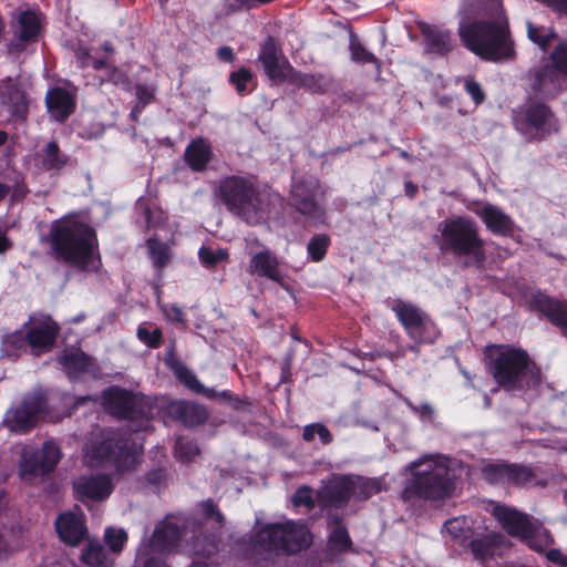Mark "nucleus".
I'll return each instance as SVG.
<instances>
[{
  "label": "nucleus",
  "instance_id": "nucleus-1",
  "mask_svg": "<svg viewBox=\"0 0 567 567\" xmlns=\"http://www.w3.org/2000/svg\"><path fill=\"white\" fill-rule=\"evenodd\" d=\"M486 372L498 388L507 391L528 389L539 375V369L528 352L505 343H492L484 349Z\"/></svg>",
  "mask_w": 567,
  "mask_h": 567
},
{
  "label": "nucleus",
  "instance_id": "nucleus-2",
  "mask_svg": "<svg viewBox=\"0 0 567 567\" xmlns=\"http://www.w3.org/2000/svg\"><path fill=\"white\" fill-rule=\"evenodd\" d=\"M458 35L466 49L489 62L511 61L516 56L508 19L472 20L460 22Z\"/></svg>",
  "mask_w": 567,
  "mask_h": 567
},
{
  "label": "nucleus",
  "instance_id": "nucleus-3",
  "mask_svg": "<svg viewBox=\"0 0 567 567\" xmlns=\"http://www.w3.org/2000/svg\"><path fill=\"white\" fill-rule=\"evenodd\" d=\"M406 471L410 476L400 494L404 503L440 502L453 496L455 475L445 462L423 456L412 461Z\"/></svg>",
  "mask_w": 567,
  "mask_h": 567
},
{
  "label": "nucleus",
  "instance_id": "nucleus-4",
  "mask_svg": "<svg viewBox=\"0 0 567 567\" xmlns=\"http://www.w3.org/2000/svg\"><path fill=\"white\" fill-rule=\"evenodd\" d=\"M141 452L142 445L127 431L103 429L86 444L84 457L90 467L124 474L135 467Z\"/></svg>",
  "mask_w": 567,
  "mask_h": 567
},
{
  "label": "nucleus",
  "instance_id": "nucleus-5",
  "mask_svg": "<svg viewBox=\"0 0 567 567\" xmlns=\"http://www.w3.org/2000/svg\"><path fill=\"white\" fill-rule=\"evenodd\" d=\"M439 248L455 258H464V267L483 269L486 261L485 240L477 223L470 216H453L439 224Z\"/></svg>",
  "mask_w": 567,
  "mask_h": 567
},
{
  "label": "nucleus",
  "instance_id": "nucleus-6",
  "mask_svg": "<svg viewBox=\"0 0 567 567\" xmlns=\"http://www.w3.org/2000/svg\"><path fill=\"white\" fill-rule=\"evenodd\" d=\"M215 195L230 214L248 225L260 224L266 215L264 196L252 175L220 178Z\"/></svg>",
  "mask_w": 567,
  "mask_h": 567
},
{
  "label": "nucleus",
  "instance_id": "nucleus-7",
  "mask_svg": "<svg viewBox=\"0 0 567 567\" xmlns=\"http://www.w3.org/2000/svg\"><path fill=\"white\" fill-rule=\"evenodd\" d=\"M513 121L517 131L528 134L529 140L543 141L553 132L558 131V118L546 101L529 97L520 107L513 112Z\"/></svg>",
  "mask_w": 567,
  "mask_h": 567
},
{
  "label": "nucleus",
  "instance_id": "nucleus-8",
  "mask_svg": "<svg viewBox=\"0 0 567 567\" xmlns=\"http://www.w3.org/2000/svg\"><path fill=\"white\" fill-rule=\"evenodd\" d=\"M388 306L412 340L417 343H433L436 340L439 332L433 320L419 306L400 298L388 300Z\"/></svg>",
  "mask_w": 567,
  "mask_h": 567
},
{
  "label": "nucleus",
  "instance_id": "nucleus-9",
  "mask_svg": "<svg viewBox=\"0 0 567 567\" xmlns=\"http://www.w3.org/2000/svg\"><path fill=\"white\" fill-rule=\"evenodd\" d=\"M101 401L105 412L115 419L136 421L146 416L144 399L120 385H111L103 390Z\"/></svg>",
  "mask_w": 567,
  "mask_h": 567
},
{
  "label": "nucleus",
  "instance_id": "nucleus-10",
  "mask_svg": "<svg viewBox=\"0 0 567 567\" xmlns=\"http://www.w3.org/2000/svg\"><path fill=\"white\" fill-rule=\"evenodd\" d=\"M258 62L271 82L278 85L286 81L289 82L295 71L289 60L282 54V49L275 37L268 35L259 47Z\"/></svg>",
  "mask_w": 567,
  "mask_h": 567
},
{
  "label": "nucleus",
  "instance_id": "nucleus-11",
  "mask_svg": "<svg viewBox=\"0 0 567 567\" xmlns=\"http://www.w3.org/2000/svg\"><path fill=\"white\" fill-rule=\"evenodd\" d=\"M493 516L509 536L526 542L530 548H536L532 539L538 530V522L530 515L514 507L496 505L493 508Z\"/></svg>",
  "mask_w": 567,
  "mask_h": 567
},
{
  "label": "nucleus",
  "instance_id": "nucleus-12",
  "mask_svg": "<svg viewBox=\"0 0 567 567\" xmlns=\"http://www.w3.org/2000/svg\"><path fill=\"white\" fill-rule=\"evenodd\" d=\"M526 80L534 97L553 101L567 90V76L545 63L528 70Z\"/></svg>",
  "mask_w": 567,
  "mask_h": 567
},
{
  "label": "nucleus",
  "instance_id": "nucleus-13",
  "mask_svg": "<svg viewBox=\"0 0 567 567\" xmlns=\"http://www.w3.org/2000/svg\"><path fill=\"white\" fill-rule=\"evenodd\" d=\"M528 306L567 339V299L556 298L543 290H536L530 295Z\"/></svg>",
  "mask_w": 567,
  "mask_h": 567
},
{
  "label": "nucleus",
  "instance_id": "nucleus-14",
  "mask_svg": "<svg viewBox=\"0 0 567 567\" xmlns=\"http://www.w3.org/2000/svg\"><path fill=\"white\" fill-rule=\"evenodd\" d=\"M44 410V401L40 395H30L22 402L7 411L3 423L10 432L27 433L38 421L39 414Z\"/></svg>",
  "mask_w": 567,
  "mask_h": 567
},
{
  "label": "nucleus",
  "instance_id": "nucleus-15",
  "mask_svg": "<svg viewBox=\"0 0 567 567\" xmlns=\"http://www.w3.org/2000/svg\"><path fill=\"white\" fill-rule=\"evenodd\" d=\"M113 491L114 483L110 474L82 475L73 481V497L84 504L104 502Z\"/></svg>",
  "mask_w": 567,
  "mask_h": 567
},
{
  "label": "nucleus",
  "instance_id": "nucleus-16",
  "mask_svg": "<svg viewBox=\"0 0 567 567\" xmlns=\"http://www.w3.org/2000/svg\"><path fill=\"white\" fill-rule=\"evenodd\" d=\"M58 333V323L44 313L32 315L25 323V338L35 354L49 350Z\"/></svg>",
  "mask_w": 567,
  "mask_h": 567
},
{
  "label": "nucleus",
  "instance_id": "nucleus-17",
  "mask_svg": "<svg viewBox=\"0 0 567 567\" xmlns=\"http://www.w3.org/2000/svg\"><path fill=\"white\" fill-rule=\"evenodd\" d=\"M61 456L59 447L53 442H45L40 452L31 456L23 454L20 464V476L25 482H33L53 470Z\"/></svg>",
  "mask_w": 567,
  "mask_h": 567
},
{
  "label": "nucleus",
  "instance_id": "nucleus-18",
  "mask_svg": "<svg viewBox=\"0 0 567 567\" xmlns=\"http://www.w3.org/2000/svg\"><path fill=\"white\" fill-rule=\"evenodd\" d=\"M352 480L349 474L333 475L317 491V501L322 511L346 508L353 497Z\"/></svg>",
  "mask_w": 567,
  "mask_h": 567
},
{
  "label": "nucleus",
  "instance_id": "nucleus-19",
  "mask_svg": "<svg viewBox=\"0 0 567 567\" xmlns=\"http://www.w3.org/2000/svg\"><path fill=\"white\" fill-rule=\"evenodd\" d=\"M318 185L311 181H299L291 189V206L306 219L318 224L324 220V209L317 202Z\"/></svg>",
  "mask_w": 567,
  "mask_h": 567
},
{
  "label": "nucleus",
  "instance_id": "nucleus-20",
  "mask_svg": "<svg viewBox=\"0 0 567 567\" xmlns=\"http://www.w3.org/2000/svg\"><path fill=\"white\" fill-rule=\"evenodd\" d=\"M48 246V254L61 262L71 261V219L64 217L55 220L50 228L49 235L42 238Z\"/></svg>",
  "mask_w": 567,
  "mask_h": 567
},
{
  "label": "nucleus",
  "instance_id": "nucleus-21",
  "mask_svg": "<svg viewBox=\"0 0 567 567\" xmlns=\"http://www.w3.org/2000/svg\"><path fill=\"white\" fill-rule=\"evenodd\" d=\"M165 411L168 417L181 422L186 427L203 425L209 416V413L204 405L184 400L169 402Z\"/></svg>",
  "mask_w": 567,
  "mask_h": 567
},
{
  "label": "nucleus",
  "instance_id": "nucleus-22",
  "mask_svg": "<svg viewBox=\"0 0 567 567\" xmlns=\"http://www.w3.org/2000/svg\"><path fill=\"white\" fill-rule=\"evenodd\" d=\"M247 271L261 278H267L281 287H286L285 277L280 271V261L268 248L254 254Z\"/></svg>",
  "mask_w": 567,
  "mask_h": 567
},
{
  "label": "nucleus",
  "instance_id": "nucleus-23",
  "mask_svg": "<svg viewBox=\"0 0 567 567\" xmlns=\"http://www.w3.org/2000/svg\"><path fill=\"white\" fill-rule=\"evenodd\" d=\"M16 19V39L10 43L9 50L20 52L28 42L34 41L38 38L41 22L39 16L31 10L19 11Z\"/></svg>",
  "mask_w": 567,
  "mask_h": 567
},
{
  "label": "nucleus",
  "instance_id": "nucleus-24",
  "mask_svg": "<svg viewBox=\"0 0 567 567\" xmlns=\"http://www.w3.org/2000/svg\"><path fill=\"white\" fill-rule=\"evenodd\" d=\"M486 229L495 236L512 237L515 233L514 219L493 204H485L481 209L475 210Z\"/></svg>",
  "mask_w": 567,
  "mask_h": 567
},
{
  "label": "nucleus",
  "instance_id": "nucleus-25",
  "mask_svg": "<svg viewBox=\"0 0 567 567\" xmlns=\"http://www.w3.org/2000/svg\"><path fill=\"white\" fill-rule=\"evenodd\" d=\"M86 40L78 38L79 48L76 50V60L79 66L82 69L92 68L94 71L101 72L97 75V85L104 82H116L115 76L118 73L117 69L109 63L106 59H97L91 54V49L84 45Z\"/></svg>",
  "mask_w": 567,
  "mask_h": 567
},
{
  "label": "nucleus",
  "instance_id": "nucleus-26",
  "mask_svg": "<svg viewBox=\"0 0 567 567\" xmlns=\"http://www.w3.org/2000/svg\"><path fill=\"white\" fill-rule=\"evenodd\" d=\"M212 159V145L202 136L193 138L184 151V161L189 169L195 173L206 171Z\"/></svg>",
  "mask_w": 567,
  "mask_h": 567
},
{
  "label": "nucleus",
  "instance_id": "nucleus-27",
  "mask_svg": "<svg viewBox=\"0 0 567 567\" xmlns=\"http://www.w3.org/2000/svg\"><path fill=\"white\" fill-rule=\"evenodd\" d=\"M284 553L287 555L298 554L307 549L312 543V534L301 523L293 520L285 522Z\"/></svg>",
  "mask_w": 567,
  "mask_h": 567
},
{
  "label": "nucleus",
  "instance_id": "nucleus-28",
  "mask_svg": "<svg viewBox=\"0 0 567 567\" xmlns=\"http://www.w3.org/2000/svg\"><path fill=\"white\" fill-rule=\"evenodd\" d=\"M103 264L99 247H75V212H73V270L99 274Z\"/></svg>",
  "mask_w": 567,
  "mask_h": 567
},
{
  "label": "nucleus",
  "instance_id": "nucleus-29",
  "mask_svg": "<svg viewBox=\"0 0 567 567\" xmlns=\"http://www.w3.org/2000/svg\"><path fill=\"white\" fill-rule=\"evenodd\" d=\"M0 104L12 116L21 117L27 112L25 95L10 78L0 84Z\"/></svg>",
  "mask_w": 567,
  "mask_h": 567
},
{
  "label": "nucleus",
  "instance_id": "nucleus-30",
  "mask_svg": "<svg viewBox=\"0 0 567 567\" xmlns=\"http://www.w3.org/2000/svg\"><path fill=\"white\" fill-rule=\"evenodd\" d=\"M285 523L267 524L254 536V544L266 551L284 553Z\"/></svg>",
  "mask_w": 567,
  "mask_h": 567
},
{
  "label": "nucleus",
  "instance_id": "nucleus-31",
  "mask_svg": "<svg viewBox=\"0 0 567 567\" xmlns=\"http://www.w3.org/2000/svg\"><path fill=\"white\" fill-rule=\"evenodd\" d=\"M182 538L181 527L172 522H161L154 529L151 543L158 551H169L177 548Z\"/></svg>",
  "mask_w": 567,
  "mask_h": 567
},
{
  "label": "nucleus",
  "instance_id": "nucleus-32",
  "mask_svg": "<svg viewBox=\"0 0 567 567\" xmlns=\"http://www.w3.org/2000/svg\"><path fill=\"white\" fill-rule=\"evenodd\" d=\"M289 83L312 94H324L333 85V79L322 73H303L295 69Z\"/></svg>",
  "mask_w": 567,
  "mask_h": 567
},
{
  "label": "nucleus",
  "instance_id": "nucleus-33",
  "mask_svg": "<svg viewBox=\"0 0 567 567\" xmlns=\"http://www.w3.org/2000/svg\"><path fill=\"white\" fill-rule=\"evenodd\" d=\"M424 38L425 50L429 53L446 55L452 50V38L449 30L437 29L431 25H424L421 29Z\"/></svg>",
  "mask_w": 567,
  "mask_h": 567
},
{
  "label": "nucleus",
  "instance_id": "nucleus-34",
  "mask_svg": "<svg viewBox=\"0 0 567 567\" xmlns=\"http://www.w3.org/2000/svg\"><path fill=\"white\" fill-rule=\"evenodd\" d=\"M49 113L56 121H64L71 112V95L61 87L49 90L45 96Z\"/></svg>",
  "mask_w": 567,
  "mask_h": 567
},
{
  "label": "nucleus",
  "instance_id": "nucleus-35",
  "mask_svg": "<svg viewBox=\"0 0 567 567\" xmlns=\"http://www.w3.org/2000/svg\"><path fill=\"white\" fill-rule=\"evenodd\" d=\"M501 545V535L486 534L477 538H470L464 546L468 547L474 558L486 560L495 555Z\"/></svg>",
  "mask_w": 567,
  "mask_h": 567
},
{
  "label": "nucleus",
  "instance_id": "nucleus-36",
  "mask_svg": "<svg viewBox=\"0 0 567 567\" xmlns=\"http://www.w3.org/2000/svg\"><path fill=\"white\" fill-rule=\"evenodd\" d=\"M349 475L353 484L352 495L358 501H367L382 491L380 478L363 477L354 474Z\"/></svg>",
  "mask_w": 567,
  "mask_h": 567
},
{
  "label": "nucleus",
  "instance_id": "nucleus-37",
  "mask_svg": "<svg viewBox=\"0 0 567 567\" xmlns=\"http://www.w3.org/2000/svg\"><path fill=\"white\" fill-rule=\"evenodd\" d=\"M537 477L536 470L529 465L509 463L507 472V485L525 487L533 484Z\"/></svg>",
  "mask_w": 567,
  "mask_h": 567
},
{
  "label": "nucleus",
  "instance_id": "nucleus-38",
  "mask_svg": "<svg viewBox=\"0 0 567 567\" xmlns=\"http://www.w3.org/2000/svg\"><path fill=\"white\" fill-rule=\"evenodd\" d=\"M81 559L90 567H110L112 564L109 551L99 542H90L83 550Z\"/></svg>",
  "mask_w": 567,
  "mask_h": 567
},
{
  "label": "nucleus",
  "instance_id": "nucleus-39",
  "mask_svg": "<svg viewBox=\"0 0 567 567\" xmlns=\"http://www.w3.org/2000/svg\"><path fill=\"white\" fill-rule=\"evenodd\" d=\"M228 82L240 96L250 94L257 86L254 73L246 66H240L238 70L230 72Z\"/></svg>",
  "mask_w": 567,
  "mask_h": 567
},
{
  "label": "nucleus",
  "instance_id": "nucleus-40",
  "mask_svg": "<svg viewBox=\"0 0 567 567\" xmlns=\"http://www.w3.org/2000/svg\"><path fill=\"white\" fill-rule=\"evenodd\" d=\"M146 246L154 268L163 270L171 261L169 246L155 237L148 238Z\"/></svg>",
  "mask_w": 567,
  "mask_h": 567
},
{
  "label": "nucleus",
  "instance_id": "nucleus-41",
  "mask_svg": "<svg viewBox=\"0 0 567 567\" xmlns=\"http://www.w3.org/2000/svg\"><path fill=\"white\" fill-rule=\"evenodd\" d=\"M75 247H99V238L95 228L80 220V214L75 213Z\"/></svg>",
  "mask_w": 567,
  "mask_h": 567
},
{
  "label": "nucleus",
  "instance_id": "nucleus-42",
  "mask_svg": "<svg viewBox=\"0 0 567 567\" xmlns=\"http://www.w3.org/2000/svg\"><path fill=\"white\" fill-rule=\"evenodd\" d=\"M86 373L94 378L100 374V365L93 357L73 346V374Z\"/></svg>",
  "mask_w": 567,
  "mask_h": 567
},
{
  "label": "nucleus",
  "instance_id": "nucleus-43",
  "mask_svg": "<svg viewBox=\"0 0 567 567\" xmlns=\"http://www.w3.org/2000/svg\"><path fill=\"white\" fill-rule=\"evenodd\" d=\"M349 50L351 60L357 63H372L378 70L381 68V61L360 42L355 33L351 32L349 37Z\"/></svg>",
  "mask_w": 567,
  "mask_h": 567
},
{
  "label": "nucleus",
  "instance_id": "nucleus-44",
  "mask_svg": "<svg viewBox=\"0 0 567 567\" xmlns=\"http://www.w3.org/2000/svg\"><path fill=\"white\" fill-rule=\"evenodd\" d=\"M508 464L504 460L485 464L481 471L482 477L489 484H507Z\"/></svg>",
  "mask_w": 567,
  "mask_h": 567
},
{
  "label": "nucleus",
  "instance_id": "nucleus-45",
  "mask_svg": "<svg viewBox=\"0 0 567 567\" xmlns=\"http://www.w3.org/2000/svg\"><path fill=\"white\" fill-rule=\"evenodd\" d=\"M443 529L463 546L472 537L473 530L466 525V520L461 517L447 519Z\"/></svg>",
  "mask_w": 567,
  "mask_h": 567
},
{
  "label": "nucleus",
  "instance_id": "nucleus-46",
  "mask_svg": "<svg viewBox=\"0 0 567 567\" xmlns=\"http://www.w3.org/2000/svg\"><path fill=\"white\" fill-rule=\"evenodd\" d=\"M331 245V239L327 234H317L312 236L307 245V252L313 262L322 261Z\"/></svg>",
  "mask_w": 567,
  "mask_h": 567
},
{
  "label": "nucleus",
  "instance_id": "nucleus-47",
  "mask_svg": "<svg viewBox=\"0 0 567 567\" xmlns=\"http://www.w3.org/2000/svg\"><path fill=\"white\" fill-rule=\"evenodd\" d=\"M316 436H318L320 444L323 446L333 442V435L324 424L316 422L305 425L302 440L307 443H312Z\"/></svg>",
  "mask_w": 567,
  "mask_h": 567
},
{
  "label": "nucleus",
  "instance_id": "nucleus-48",
  "mask_svg": "<svg viewBox=\"0 0 567 567\" xmlns=\"http://www.w3.org/2000/svg\"><path fill=\"white\" fill-rule=\"evenodd\" d=\"M328 545L333 550H338V551L348 550L352 545V540L348 533L347 527L346 526L333 527L328 537Z\"/></svg>",
  "mask_w": 567,
  "mask_h": 567
},
{
  "label": "nucleus",
  "instance_id": "nucleus-49",
  "mask_svg": "<svg viewBox=\"0 0 567 567\" xmlns=\"http://www.w3.org/2000/svg\"><path fill=\"white\" fill-rule=\"evenodd\" d=\"M526 25L528 39L543 50H546L549 43L557 38V33L554 30L545 32L544 28L536 27L530 21Z\"/></svg>",
  "mask_w": 567,
  "mask_h": 567
},
{
  "label": "nucleus",
  "instance_id": "nucleus-50",
  "mask_svg": "<svg viewBox=\"0 0 567 567\" xmlns=\"http://www.w3.org/2000/svg\"><path fill=\"white\" fill-rule=\"evenodd\" d=\"M546 65L567 76V41H560L549 54Z\"/></svg>",
  "mask_w": 567,
  "mask_h": 567
},
{
  "label": "nucleus",
  "instance_id": "nucleus-51",
  "mask_svg": "<svg viewBox=\"0 0 567 567\" xmlns=\"http://www.w3.org/2000/svg\"><path fill=\"white\" fill-rule=\"evenodd\" d=\"M218 542L209 535H199L195 537L194 550L197 556L210 558L217 554Z\"/></svg>",
  "mask_w": 567,
  "mask_h": 567
},
{
  "label": "nucleus",
  "instance_id": "nucleus-52",
  "mask_svg": "<svg viewBox=\"0 0 567 567\" xmlns=\"http://www.w3.org/2000/svg\"><path fill=\"white\" fill-rule=\"evenodd\" d=\"M293 507H305L312 511L316 507L313 489L309 485L299 486L291 496Z\"/></svg>",
  "mask_w": 567,
  "mask_h": 567
},
{
  "label": "nucleus",
  "instance_id": "nucleus-53",
  "mask_svg": "<svg viewBox=\"0 0 567 567\" xmlns=\"http://www.w3.org/2000/svg\"><path fill=\"white\" fill-rule=\"evenodd\" d=\"M126 542L127 533L124 529L113 527L105 529V543L113 553L122 551Z\"/></svg>",
  "mask_w": 567,
  "mask_h": 567
},
{
  "label": "nucleus",
  "instance_id": "nucleus-54",
  "mask_svg": "<svg viewBox=\"0 0 567 567\" xmlns=\"http://www.w3.org/2000/svg\"><path fill=\"white\" fill-rule=\"evenodd\" d=\"M175 453L182 462L187 463L199 454V449L193 441L178 439L175 443Z\"/></svg>",
  "mask_w": 567,
  "mask_h": 567
},
{
  "label": "nucleus",
  "instance_id": "nucleus-55",
  "mask_svg": "<svg viewBox=\"0 0 567 567\" xmlns=\"http://www.w3.org/2000/svg\"><path fill=\"white\" fill-rule=\"evenodd\" d=\"M143 483L154 491H159L162 487H165L167 484V471L163 466H158L148 471L144 477Z\"/></svg>",
  "mask_w": 567,
  "mask_h": 567
},
{
  "label": "nucleus",
  "instance_id": "nucleus-56",
  "mask_svg": "<svg viewBox=\"0 0 567 567\" xmlns=\"http://www.w3.org/2000/svg\"><path fill=\"white\" fill-rule=\"evenodd\" d=\"M137 338L151 349L159 348L163 342V333L159 328L151 331L146 327L140 326L137 328Z\"/></svg>",
  "mask_w": 567,
  "mask_h": 567
},
{
  "label": "nucleus",
  "instance_id": "nucleus-57",
  "mask_svg": "<svg viewBox=\"0 0 567 567\" xmlns=\"http://www.w3.org/2000/svg\"><path fill=\"white\" fill-rule=\"evenodd\" d=\"M199 506L206 519L215 520L219 528L224 527L226 522L225 516L212 498L203 501Z\"/></svg>",
  "mask_w": 567,
  "mask_h": 567
},
{
  "label": "nucleus",
  "instance_id": "nucleus-58",
  "mask_svg": "<svg viewBox=\"0 0 567 567\" xmlns=\"http://www.w3.org/2000/svg\"><path fill=\"white\" fill-rule=\"evenodd\" d=\"M199 260L206 267H215L220 261L227 259L228 254L225 250L214 251L209 247L202 246L198 251Z\"/></svg>",
  "mask_w": 567,
  "mask_h": 567
},
{
  "label": "nucleus",
  "instance_id": "nucleus-59",
  "mask_svg": "<svg viewBox=\"0 0 567 567\" xmlns=\"http://www.w3.org/2000/svg\"><path fill=\"white\" fill-rule=\"evenodd\" d=\"M177 380L183 383L187 389L196 393L200 389V382L187 367L179 365L175 369Z\"/></svg>",
  "mask_w": 567,
  "mask_h": 567
},
{
  "label": "nucleus",
  "instance_id": "nucleus-60",
  "mask_svg": "<svg viewBox=\"0 0 567 567\" xmlns=\"http://www.w3.org/2000/svg\"><path fill=\"white\" fill-rule=\"evenodd\" d=\"M43 165L51 168H60L65 164V161L60 156L58 145L54 142H50L43 154Z\"/></svg>",
  "mask_w": 567,
  "mask_h": 567
},
{
  "label": "nucleus",
  "instance_id": "nucleus-61",
  "mask_svg": "<svg viewBox=\"0 0 567 567\" xmlns=\"http://www.w3.org/2000/svg\"><path fill=\"white\" fill-rule=\"evenodd\" d=\"M55 529L60 539L66 545L71 544V512L61 514L55 520Z\"/></svg>",
  "mask_w": 567,
  "mask_h": 567
},
{
  "label": "nucleus",
  "instance_id": "nucleus-62",
  "mask_svg": "<svg viewBox=\"0 0 567 567\" xmlns=\"http://www.w3.org/2000/svg\"><path fill=\"white\" fill-rule=\"evenodd\" d=\"M81 508L73 505V547L78 546L86 535L87 530L81 520Z\"/></svg>",
  "mask_w": 567,
  "mask_h": 567
},
{
  "label": "nucleus",
  "instance_id": "nucleus-63",
  "mask_svg": "<svg viewBox=\"0 0 567 567\" xmlns=\"http://www.w3.org/2000/svg\"><path fill=\"white\" fill-rule=\"evenodd\" d=\"M164 317L167 321L174 323H184L186 316L183 309L176 303H164L159 306Z\"/></svg>",
  "mask_w": 567,
  "mask_h": 567
},
{
  "label": "nucleus",
  "instance_id": "nucleus-64",
  "mask_svg": "<svg viewBox=\"0 0 567 567\" xmlns=\"http://www.w3.org/2000/svg\"><path fill=\"white\" fill-rule=\"evenodd\" d=\"M464 90L472 97L475 104H482L486 99L485 92L483 91L481 84L473 78H467L465 80Z\"/></svg>",
  "mask_w": 567,
  "mask_h": 567
}]
</instances>
